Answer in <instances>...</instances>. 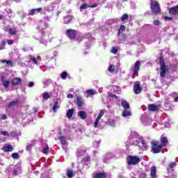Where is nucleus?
Wrapping results in <instances>:
<instances>
[{
	"instance_id": "nucleus-53",
	"label": "nucleus",
	"mask_w": 178,
	"mask_h": 178,
	"mask_svg": "<svg viewBox=\"0 0 178 178\" xmlns=\"http://www.w3.org/2000/svg\"><path fill=\"white\" fill-rule=\"evenodd\" d=\"M1 120H6L8 119V116L5 114H2L1 115Z\"/></svg>"
},
{
	"instance_id": "nucleus-63",
	"label": "nucleus",
	"mask_w": 178,
	"mask_h": 178,
	"mask_svg": "<svg viewBox=\"0 0 178 178\" xmlns=\"http://www.w3.org/2000/svg\"><path fill=\"white\" fill-rule=\"evenodd\" d=\"M51 83V79H47L44 82V84H49Z\"/></svg>"
},
{
	"instance_id": "nucleus-3",
	"label": "nucleus",
	"mask_w": 178,
	"mask_h": 178,
	"mask_svg": "<svg viewBox=\"0 0 178 178\" xmlns=\"http://www.w3.org/2000/svg\"><path fill=\"white\" fill-rule=\"evenodd\" d=\"M8 172L10 173L12 172L13 176H17V175H20L22 173V167L20 165H11L8 168Z\"/></svg>"
},
{
	"instance_id": "nucleus-55",
	"label": "nucleus",
	"mask_w": 178,
	"mask_h": 178,
	"mask_svg": "<svg viewBox=\"0 0 178 178\" xmlns=\"http://www.w3.org/2000/svg\"><path fill=\"white\" fill-rule=\"evenodd\" d=\"M84 9H87V4H83L80 7L81 10H84Z\"/></svg>"
},
{
	"instance_id": "nucleus-28",
	"label": "nucleus",
	"mask_w": 178,
	"mask_h": 178,
	"mask_svg": "<svg viewBox=\"0 0 178 178\" xmlns=\"http://www.w3.org/2000/svg\"><path fill=\"white\" fill-rule=\"evenodd\" d=\"M161 141L162 147H166V145L168 144V138L165 137V136L161 137Z\"/></svg>"
},
{
	"instance_id": "nucleus-10",
	"label": "nucleus",
	"mask_w": 178,
	"mask_h": 178,
	"mask_svg": "<svg viewBox=\"0 0 178 178\" xmlns=\"http://www.w3.org/2000/svg\"><path fill=\"white\" fill-rule=\"evenodd\" d=\"M140 120L144 126H149V124L152 123V120H151V118H148L145 115H142Z\"/></svg>"
},
{
	"instance_id": "nucleus-51",
	"label": "nucleus",
	"mask_w": 178,
	"mask_h": 178,
	"mask_svg": "<svg viewBox=\"0 0 178 178\" xmlns=\"http://www.w3.org/2000/svg\"><path fill=\"white\" fill-rule=\"evenodd\" d=\"M104 116V111H101L97 116V119L101 120V118Z\"/></svg>"
},
{
	"instance_id": "nucleus-9",
	"label": "nucleus",
	"mask_w": 178,
	"mask_h": 178,
	"mask_svg": "<svg viewBox=\"0 0 178 178\" xmlns=\"http://www.w3.org/2000/svg\"><path fill=\"white\" fill-rule=\"evenodd\" d=\"M112 92H114V94H113ZM119 92H120V87L113 86L112 88L111 89L109 97H111V98H118V97L115 94H119Z\"/></svg>"
},
{
	"instance_id": "nucleus-45",
	"label": "nucleus",
	"mask_w": 178,
	"mask_h": 178,
	"mask_svg": "<svg viewBox=\"0 0 178 178\" xmlns=\"http://www.w3.org/2000/svg\"><path fill=\"white\" fill-rule=\"evenodd\" d=\"M49 93L48 92H45L43 94V98L44 99H45L46 101L49 98Z\"/></svg>"
},
{
	"instance_id": "nucleus-60",
	"label": "nucleus",
	"mask_w": 178,
	"mask_h": 178,
	"mask_svg": "<svg viewBox=\"0 0 178 178\" xmlns=\"http://www.w3.org/2000/svg\"><path fill=\"white\" fill-rule=\"evenodd\" d=\"M74 97V96L73 95V94H68V95H67V98H68L69 99H73Z\"/></svg>"
},
{
	"instance_id": "nucleus-41",
	"label": "nucleus",
	"mask_w": 178,
	"mask_h": 178,
	"mask_svg": "<svg viewBox=\"0 0 178 178\" xmlns=\"http://www.w3.org/2000/svg\"><path fill=\"white\" fill-rule=\"evenodd\" d=\"M127 19H129V15L127 14H124L121 17V20L122 22H124V20H127Z\"/></svg>"
},
{
	"instance_id": "nucleus-5",
	"label": "nucleus",
	"mask_w": 178,
	"mask_h": 178,
	"mask_svg": "<svg viewBox=\"0 0 178 178\" xmlns=\"http://www.w3.org/2000/svg\"><path fill=\"white\" fill-rule=\"evenodd\" d=\"M127 161L128 165H137V163H140L141 159L138 156H127Z\"/></svg>"
},
{
	"instance_id": "nucleus-6",
	"label": "nucleus",
	"mask_w": 178,
	"mask_h": 178,
	"mask_svg": "<svg viewBox=\"0 0 178 178\" xmlns=\"http://www.w3.org/2000/svg\"><path fill=\"white\" fill-rule=\"evenodd\" d=\"M152 151L154 154H159L162 151V145H158V142H152Z\"/></svg>"
},
{
	"instance_id": "nucleus-54",
	"label": "nucleus",
	"mask_w": 178,
	"mask_h": 178,
	"mask_svg": "<svg viewBox=\"0 0 178 178\" xmlns=\"http://www.w3.org/2000/svg\"><path fill=\"white\" fill-rule=\"evenodd\" d=\"M17 135V133L16 131H12L10 134V137H16Z\"/></svg>"
},
{
	"instance_id": "nucleus-37",
	"label": "nucleus",
	"mask_w": 178,
	"mask_h": 178,
	"mask_svg": "<svg viewBox=\"0 0 178 178\" xmlns=\"http://www.w3.org/2000/svg\"><path fill=\"white\" fill-rule=\"evenodd\" d=\"M111 158H112V154L111 153H108L105 156V159H104V162L106 163H108V161L106 159H111Z\"/></svg>"
},
{
	"instance_id": "nucleus-12",
	"label": "nucleus",
	"mask_w": 178,
	"mask_h": 178,
	"mask_svg": "<svg viewBox=\"0 0 178 178\" xmlns=\"http://www.w3.org/2000/svg\"><path fill=\"white\" fill-rule=\"evenodd\" d=\"M148 109L152 112H156L161 109V104H149Z\"/></svg>"
},
{
	"instance_id": "nucleus-14",
	"label": "nucleus",
	"mask_w": 178,
	"mask_h": 178,
	"mask_svg": "<svg viewBox=\"0 0 178 178\" xmlns=\"http://www.w3.org/2000/svg\"><path fill=\"white\" fill-rule=\"evenodd\" d=\"M1 81L4 88H9V86L10 84V81H6L5 79V76H3V75L1 76Z\"/></svg>"
},
{
	"instance_id": "nucleus-2",
	"label": "nucleus",
	"mask_w": 178,
	"mask_h": 178,
	"mask_svg": "<svg viewBox=\"0 0 178 178\" xmlns=\"http://www.w3.org/2000/svg\"><path fill=\"white\" fill-rule=\"evenodd\" d=\"M159 65L161 66L160 77L164 79L165 76H166V72H168V67H166V65H165V60H163V57L159 58Z\"/></svg>"
},
{
	"instance_id": "nucleus-29",
	"label": "nucleus",
	"mask_w": 178,
	"mask_h": 178,
	"mask_svg": "<svg viewBox=\"0 0 178 178\" xmlns=\"http://www.w3.org/2000/svg\"><path fill=\"white\" fill-rule=\"evenodd\" d=\"M18 104H19L18 100L12 101L8 104V108H12L13 106H16Z\"/></svg>"
},
{
	"instance_id": "nucleus-43",
	"label": "nucleus",
	"mask_w": 178,
	"mask_h": 178,
	"mask_svg": "<svg viewBox=\"0 0 178 178\" xmlns=\"http://www.w3.org/2000/svg\"><path fill=\"white\" fill-rule=\"evenodd\" d=\"M43 154H49V147H48V146L43 148Z\"/></svg>"
},
{
	"instance_id": "nucleus-48",
	"label": "nucleus",
	"mask_w": 178,
	"mask_h": 178,
	"mask_svg": "<svg viewBox=\"0 0 178 178\" xmlns=\"http://www.w3.org/2000/svg\"><path fill=\"white\" fill-rule=\"evenodd\" d=\"M111 54H118V47H114L111 49Z\"/></svg>"
},
{
	"instance_id": "nucleus-30",
	"label": "nucleus",
	"mask_w": 178,
	"mask_h": 178,
	"mask_svg": "<svg viewBox=\"0 0 178 178\" xmlns=\"http://www.w3.org/2000/svg\"><path fill=\"white\" fill-rule=\"evenodd\" d=\"M124 31H126V27L124 25H121L118 31V35H120V34H122V33H124Z\"/></svg>"
},
{
	"instance_id": "nucleus-16",
	"label": "nucleus",
	"mask_w": 178,
	"mask_h": 178,
	"mask_svg": "<svg viewBox=\"0 0 178 178\" xmlns=\"http://www.w3.org/2000/svg\"><path fill=\"white\" fill-rule=\"evenodd\" d=\"M2 149L4 152H12V151H13V147L10 145L6 144L2 147Z\"/></svg>"
},
{
	"instance_id": "nucleus-47",
	"label": "nucleus",
	"mask_w": 178,
	"mask_h": 178,
	"mask_svg": "<svg viewBox=\"0 0 178 178\" xmlns=\"http://www.w3.org/2000/svg\"><path fill=\"white\" fill-rule=\"evenodd\" d=\"M108 124L111 127H115V120H108Z\"/></svg>"
},
{
	"instance_id": "nucleus-17",
	"label": "nucleus",
	"mask_w": 178,
	"mask_h": 178,
	"mask_svg": "<svg viewBox=\"0 0 178 178\" xmlns=\"http://www.w3.org/2000/svg\"><path fill=\"white\" fill-rule=\"evenodd\" d=\"M11 83L13 86H20L22 84V79L14 78L12 79Z\"/></svg>"
},
{
	"instance_id": "nucleus-25",
	"label": "nucleus",
	"mask_w": 178,
	"mask_h": 178,
	"mask_svg": "<svg viewBox=\"0 0 178 178\" xmlns=\"http://www.w3.org/2000/svg\"><path fill=\"white\" fill-rule=\"evenodd\" d=\"M76 102H77V105L79 108H81L83 106V97L81 96H77L76 97Z\"/></svg>"
},
{
	"instance_id": "nucleus-34",
	"label": "nucleus",
	"mask_w": 178,
	"mask_h": 178,
	"mask_svg": "<svg viewBox=\"0 0 178 178\" xmlns=\"http://www.w3.org/2000/svg\"><path fill=\"white\" fill-rule=\"evenodd\" d=\"M86 92L88 95H95V94H97V92L94 90H88Z\"/></svg>"
},
{
	"instance_id": "nucleus-42",
	"label": "nucleus",
	"mask_w": 178,
	"mask_h": 178,
	"mask_svg": "<svg viewBox=\"0 0 178 178\" xmlns=\"http://www.w3.org/2000/svg\"><path fill=\"white\" fill-rule=\"evenodd\" d=\"M176 165H177L176 162L170 163L169 164V168H170V169H175V168H176Z\"/></svg>"
},
{
	"instance_id": "nucleus-15",
	"label": "nucleus",
	"mask_w": 178,
	"mask_h": 178,
	"mask_svg": "<svg viewBox=\"0 0 178 178\" xmlns=\"http://www.w3.org/2000/svg\"><path fill=\"white\" fill-rule=\"evenodd\" d=\"M29 59L30 60H32L33 63L35 65H40V60H41V58L40 56H38L37 58L33 55H29Z\"/></svg>"
},
{
	"instance_id": "nucleus-22",
	"label": "nucleus",
	"mask_w": 178,
	"mask_h": 178,
	"mask_svg": "<svg viewBox=\"0 0 178 178\" xmlns=\"http://www.w3.org/2000/svg\"><path fill=\"white\" fill-rule=\"evenodd\" d=\"M121 105L124 110L130 109V104H129V102H127V101L126 100H122L121 102Z\"/></svg>"
},
{
	"instance_id": "nucleus-50",
	"label": "nucleus",
	"mask_w": 178,
	"mask_h": 178,
	"mask_svg": "<svg viewBox=\"0 0 178 178\" xmlns=\"http://www.w3.org/2000/svg\"><path fill=\"white\" fill-rule=\"evenodd\" d=\"M172 97L175 98V97H176L175 98V102H178V97H177V93L174 92L172 93Z\"/></svg>"
},
{
	"instance_id": "nucleus-38",
	"label": "nucleus",
	"mask_w": 178,
	"mask_h": 178,
	"mask_svg": "<svg viewBox=\"0 0 178 178\" xmlns=\"http://www.w3.org/2000/svg\"><path fill=\"white\" fill-rule=\"evenodd\" d=\"M58 108H59L58 102H56L53 106V111L56 112V109H58Z\"/></svg>"
},
{
	"instance_id": "nucleus-52",
	"label": "nucleus",
	"mask_w": 178,
	"mask_h": 178,
	"mask_svg": "<svg viewBox=\"0 0 178 178\" xmlns=\"http://www.w3.org/2000/svg\"><path fill=\"white\" fill-rule=\"evenodd\" d=\"M40 44H42L44 47H47V42L46 40H44V39H41L40 40Z\"/></svg>"
},
{
	"instance_id": "nucleus-64",
	"label": "nucleus",
	"mask_w": 178,
	"mask_h": 178,
	"mask_svg": "<svg viewBox=\"0 0 178 178\" xmlns=\"http://www.w3.org/2000/svg\"><path fill=\"white\" fill-rule=\"evenodd\" d=\"M29 87L31 88V87H34V82H30L29 83Z\"/></svg>"
},
{
	"instance_id": "nucleus-7",
	"label": "nucleus",
	"mask_w": 178,
	"mask_h": 178,
	"mask_svg": "<svg viewBox=\"0 0 178 178\" xmlns=\"http://www.w3.org/2000/svg\"><path fill=\"white\" fill-rule=\"evenodd\" d=\"M151 8L153 13H159L161 12V7L159 6V3L156 1H154L151 0Z\"/></svg>"
},
{
	"instance_id": "nucleus-62",
	"label": "nucleus",
	"mask_w": 178,
	"mask_h": 178,
	"mask_svg": "<svg viewBox=\"0 0 178 178\" xmlns=\"http://www.w3.org/2000/svg\"><path fill=\"white\" fill-rule=\"evenodd\" d=\"M173 18L170 17H168V16H165L164 17V19L165 20H172Z\"/></svg>"
},
{
	"instance_id": "nucleus-8",
	"label": "nucleus",
	"mask_w": 178,
	"mask_h": 178,
	"mask_svg": "<svg viewBox=\"0 0 178 178\" xmlns=\"http://www.w3.org/2000/svg\"><path fill=\"white\" fill-rule=\"evenodd\" d=\"M65 34L70 40H76V35L77 34V31L73 29H68L66 31Z\"/></svg>"
},
{
	"instance_id": "nucleus-27",
	"label": "nucleus",
	"mask_w": 178,
	"mask_h": 178,
	"mask_svg": "<svg viewBox=\"0 0 178 178\" xmlns=\"http://www.w3.org/2000/svg\"><path fill=\"white\" fill-rule=\"evenodd\" d=\"M72 20H73V16H72V15H68V16L64 17V23L65 24H69V22H72Z\"/></svg>"
},
{
	"instance_id": "nucleus-21",
	"label": "nucleus",
	"mask_w": 178,
	"mask_h": 178,
	"mask_svg": "<svg viewBox=\"0 0 178 178\" xmlns=\"http://www.w3.org/2000/svg\"><path fill=\"white\" fill-rule=\"evenodd\" d=\"M150 176L152 178L156 177V166H152L151 168Z\"/></svg>"
},
{
	"instance_id": "nucleus-32",
	"label": "nucleus",
	"mask_w": 178,
	"mask_h": 178,
	"mask_svg": "<svg viewBox=\"0 0 178 178\" xmlns=\"http://www.w3.org/2000/svg\"><path fill=\"white\" fill-rule=\"evenodd\" d=\"M6 47V41L2 40L0 43V51H2V49H5Z\"/></svg>"
},
{
	"instance_id": "nucleus-1",
	"label": "nucleus",
	"mask_w": 178,
	"mask_h": 178,
	"mask_svg": "<svg viewBox=\"0 0 178 178\" xmlns=\"http://www.w3.org/2000/svg\"><path fill=\"white\" fill-rule=\"evenodd\" d=\"M136 145L137 147H142L143 149L147 150L149 148V146L145 143V140L144 138L141 136L136 131H131V134L129 136V138L127 141V145Z\"/></svg>"
},
{
	"instance_id": "nucleus-58",
	"label": "nucleus",
	"mask_w": 178,
	"mask_h": 178,
	"mask_svg": "<svg viewBox=\"0 0 178 178\" xmlns=\"http://www.w3.org/2000/svg\"><path fill=\"white\" fill-rule=\"evenodd\" d=\"M6 65H8V66H13V62H12V60H7V62H6Z\"/></svg>"
},
{
	"instance_id": "nucleus-24",
	"label": "nucleus",
	"mask_w": 178,
	"mask_h": 178,
	"mask_svg": "<svg viewBox=\"0 0 178 178\" xmlns=\"http://www.w3.org/2000/svg\"><path fill=\"white\" fill-rule=\"evenodd\" d=\"M90 159H91V158L90 156L83 158V159L82 161V163H83V166H88Z\"/></svg>"
},
{
	"instance_id": "nucleus-56",
	"label": "nucleus",
	"mask_w": 178,
	"mask_h": 178,
	"mask_svg": "<svg viewBox=\"0 0 178 178\" xmlns=\"http://www.w3.org/2000/svg\"><path fill=\"white\" fill-rule=\"evenodd\" d=\"M32 147H33V145L31 144H28L26 147V151H31Z\"/></svg>"
},
{
	"instance_id": "nucleus-20",
	"label": "nucleus",
	"mask_w": 178,
	"mask_h": 178,
	"mask_svg": "<svg viewBox=\"0 0 178 178\" xmlns=\"http://www.w3.org/2000/svg\"><path fill=\"white\" fill-rule=\"evenodd\" d=\"M79 118H81L82 120H86L87 119V113H86V111H81L78 113Z\"/></svg>"
},
{
	"instance_id": "nucleus-46",
	"label": "nucleus",
	"mask_w": 178,
	"mask_h": 178,
	"mask_svg": "<svg viewBox=\"0 0 178 178\" xmlns=\"http://www.w3.org/2000/svg\"><path fill=\"white\" fill-rule=\"evenodd\" d=\"M19 154L18 153H13L12 154V157L13 158V159H19Z\"/></svg>"
},
{
	"instance_id": "nucleus-61",
	"label": "nucleus",
	"mask_w": 178,
	"mask_h": 178,
	"mask_svg": "<svg viewBox=\"0 0 178 178\" xmlns=\"http://www.w3.org/2000/svg\"><path fill=\"white\" fill-rule=\"evenodd\" d=\"M7 43L8 45H12L13 44V40H8Z\"/></svg>"
},
{
	"instance_id": "nucleus-19",
	"label": "nucleus",
	"mask_w": 178,
	"mask_h": 178,
	"mask_svg": "<svg viewBox=\"0 0 178 178\" xmlns=\"http://www.w3.org/2000/svg\"><path fill=\"white\" fill-rule=\"evenodd\" d=\"M134 91L135 94L141 93V87H140V83H134Z\"/></svg>"
},
{
	"instance_id": "nucleus-26",
	"label": "nucleus",
	"mask_w": 178,
	"mask_h": 178,
	"mask_svg": "<svg viewBox=\"0 0 178 178\" xmlns=\"http://www.w3.org/2000/svg\"><path fill=\"white\" fill-rule=\"evenodd\" d=\"M60 144L63 145V148H66L67 143H66V139L65 138L64 136L60 137Z\"/></svg>"
},
{
	"instance_id": "nucleus-59",
	"label": "nucleus",
	"mask_w": 178,
	"mask_h": 178,
	"mask_svg": "<svg viewBox=\"0 0 178 178\" xmlns=\"http://www.w3.org/2000/svg\"><path fill=\"white\" fill-rule=\"evenodd\" d=\"M159 24H161V22H159V20H155L154 22V26H159Z\"/></svg>"
},
{
	"instance_id": "nucleus-4",
	"label": "nucleus",
	"mask_w": 178,
	"mask_h": 178,
	"mask_svg": "<svg viewBox=\"0 0 178 178\" xmlns=\"http://www.w3.org/2000/svg\"><path fill=\"white\" fill-rule=\"evenodd\" d=\"M141 66V62L140 60H137L134 65L133 69L131 70L133 72L132 74V78L136 79L137 76H138V72H140V67Z\"/></svg>"
},
{
	"instance_id": "nucleus-23",
	"label": "nucleus",
	"mask_w": 178,
	"mask_h": 178,
	"mask_svg": "<svg viewBox=\"0 0 178 178\" xmlns=\"http://www.w3.org/2000/svg\"><path fill=\"white\" fill-rule=\"evenodd\" d=\"M123 118H127L129 116H131V111H130V108L125 109L122 111Z\"/></svg>"
},
{
	"instance_id": "nucleus-33",
	"label": "nucleus",
	"mask_w": 178,
	"mask_h": 178,
	"mask_svg": "<svg viewBox=\"0 0 178 178\" xmlns=\"http://www.w3.org/2000/svg\"><path fill=\"white\" fill-rule=\"evenodd\" d=\"M74 112L73 109H70L67 113V118H68V119H72Z\"/></svg>"
},
{
	"instance_id": "nucleus-39",
	"label": "nucleus",
	"mask_w": 178,
	"mask_h": 178,
	"mask_svg": "<svg viewBox=\"0 0 178 178\" xmlns=\"http://www.w3.org/2000/svg\"><path fill=\"white\" fill-rule=\"evenodd\" d=\"M67 177H69V178H72V177H73V170H69L67 172Z\"/></svg>"
},
{
	"instance_id": "nucleus-13",
	"label": "nucleus",
	"mask_w": 178,
	"mask_h": 178,
	"mask_svg": "<svg viewBox=\"0 0 178 178\" xmlns=\"http://www.w3.org/2000/svg\"><path fill=\"white\" fill-rule=\"evenodd\" d=\"M111 175L106 172H99V173H93L92 178H104V177H109Z\"/></svg>"
},
{
	"instance_id": "nucleus-49",
	"label": "nucleus",
	"mask_w": 178,
	"mask_h": 178,
	"mask_svg": "<svg viewBox=\"0 0 178 178\" xmlns=\"http://www.w3.org/2000/svg\"><path fill=\"white\" fill-rule=\"evenodd\" d=\"M114 70H115V65H110L108 67V72H114Z\"/></svg>"
},
{
	"instance_id": "nucleus-31",
	"label": "nucleus",
	"mask_w": 178,
	"mask_h": 178,
	"mask_svg": "<svg viewBox=\"0 0 178 178\" xmlns=\"http://www.w3.org/2000/svg\"><path fill=\"white\" fill-rule=\"evenodd\" d=\"M16 33H17V30H16V28L8 29V33L10 34V35H15Z\"/></svg>"
},
{
	"instance_id": "nucleus-57",
	"label": "nucleus",
	"mask_w": 178,
	"mask_h": 178,
	"mask_svg": "<svg viewBox=\"0 0 178 178\" xmlns=\"http://www.w3.org/2000/svg\"><path fill=\"white\" fill-rule=\"evenodd\" d=\"M99 119L97 118L95 123H94V127H98V123L99 122Z\"/></svg>"
},
{
	"instance_id": "nucleus-11",
	"label": "nucleus",
	"mask_w": 178,
	"mask_h": 178,
	"mask_svg": "<svg viewBox=\"0 0 178 178\" xmlns=\"http://www.w3.org/2000/svg\"><path fill=\"white\" fill-rule=\"evenodd\" d=\"M38 13H42V8H38L29 10V15L34 16V15H38Z\"/></svg>"
},
{
	"instance_id": "nucleus-35",
	"label": "nucleus",
	"mask_w": 178,
	"mask_h": 178,
	"mask_svg": "<svg viewBox=\"0 0 178 178\" xmlns=\"http://www.w3.org/2000/svg\"><path fill=\"white\" fill-rule=\"evenodd\" d=\"M86 154V150H84L83 152H80L79 149L77 150L76 155L77 156V158H80V156H81L82 155H85Z\"/></svg>"
},
{
	"instance_id": "nucleus-40",
	"label": "nucleus",
	"mask_w": 178,
	"mask_h": 178,
	"mask_svg": "<svg viewBox=\"0 0 178 178\" xmlns=\"http://www.w3.org/2000/svg\"><path fill=\"white\" fill-rule=\"evenodd\" d=\"M0 134H1V136H4L5 137H9V132L6 131H1Z\"/></svg>"
},
{
	"instance_id": "nucleus-36",
	"label": "nucleus",
	"mask_w": 178,
	"mask_h": 178,
	"mask_svg": "<svg viewBox=\"0 0 178 178\" xmlns=\"http://www.w3.org/2000/svg\"><path fill=\"white\" fill-rule=\"evenodd\" d=\"M60 76L63 80H66V79H67V72H62L60 74Z\"/></svg>"
},
{
	"instance_id": "nucleus-44",
	"label": "nucleus",
	"mask_w": 178,
	"mask_h": 178,
	"mask_svg": "<svg viewBox=\"0 0 178 178\" xmlns=\"http://www.w3.org/2000/svg\"><path fill=\"white\" fill-rule=\"evenodd\" d=\"M101 144V141H95L93 143V146L95 147V148H98L99 147V145Z\"/></svg>"
},
{
	"instance_id": "nucleus-18",
	"label": "nucleus",
	"mask_w": 178,
	"mask_h": 178,
	"mask_svg": "<svg viewBox=\"0 0 178 178\" xmlns=\"http://www.w3.org/2000/svg\"><path fill=\"white\" fill-rule=\"evenodd\" d=\"M169 13L170 15H178V5L170 8Z\"/></svg>"
}]
</instances>
